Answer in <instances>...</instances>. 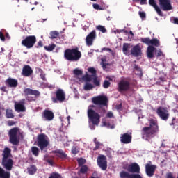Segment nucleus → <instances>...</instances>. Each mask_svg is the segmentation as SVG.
Instances as JSON below:
<instances>
[{"label":"nucleus","instance_id":"obj_1","mask_svg":"<svg viewBox=\"0 0 178 178\" xmlns=\"http://www.w3.org/2000/svg\"><path fill=\"white\" fill-rule=\"evenodd\" d=\"M1 165L6 170L0 166V178H10V170L13 169V160L12 159H2Z\"/></svg>","mask_w":178,"mask_h":178},{"label":"nucleus","instance_id":"obj_2","mask_svg":"<svg viewBox=\"0 0 178 178\" xmlns=\"http://www.w3.org/2000/svg\"><path fill=\"white\" fill-rule=\"evenodd\" d=\"M64 58L68 62H79L81 59V51L79 47L67 49L64 51Z\"/></svg>","mask_w":178,"mask_h":178},{"label":"nucleus","instance_id":"obj_3","mask_svg":"<svg viewBox=\"0 0 178 178\" xmlns=\"http://www.w3.org/2000/svg\"><path fill=\"white\" fill-rule=\"evenodd\" d=\"M87 113L89 127L91 130H95V126H98L101 122V115L92 108H88Z\"/></svg>","mask_w":178,"mask_h":178},{"label":"nucleus","instance_id":"obj_4","mask_svg":"<svg viewBox=\"0 0 178 178\" xmlns=\"http://www.w3.org/2000/svg\"><path fill=\"white\" fill-rule=\"evenodd\" d=\"M149 126L145 127L142 129V133L144 134H156L159 133V126H158V121L154 119L149 120Z\"/></svg>","mask_w":178,"mask_h":178},{"label":"nucleus","instance_id":"obj_5","mask_svg":"<svg viewBox=\"0 0 178 178\" xmlns=\"http://www.w3.org/2000/svg\"><path fill=\"white\" fill-rule=\"evenodd\" d=\"M37 42V38L35 35H29L26 36L24 40H22V45L26 47L27 49H31Z\"/></svg>","mask_w":178,"mask_h":178},{"label":"nucleus","instance_id":"obj_6","mask_svg":"<svg viewBox=\"0 0 178 178\" xmlns=\"http://www.w3.org/2000/svg\"><path fill=\"white\" fill-rule=\"evenodd\" d=\"M48 145H49L48 136L44 134H39L38 136V147L40 148V151H44V149H45Z\"/></svg>","mask_w":178,"mask_h":178},{"label":"nucleus","instance_id":"obj_7","mask_svg":"<svg viewBox=\"0 0 178 178\" xmlns=\"http://www.w3.org/2000/svg\"><path fill=\"white\" fill-rule=\"evenodd\" d=\"M92 102L95 105L101 106H108V97L104 95H99L92 98Z\"/></svg>","mask_w":178,"mask_h":178},{"label":"nucleus","instance_id":"obj_8","mask_svg":"<svg viewBox=\"0 0 178 178\" xmlns=\"http://www.w3.org/2000/svg\"><path fill=\"white\" fill-rule=\"evenodd\" d=\"M123 169L127 170L125 172L129 173V175H138L140 170V165L137 163H132L131 164L125 165L123 167Z\"/></svg>","mask_w":178,"mask_h":178},{"label":"nucleus","instance_id":"obj_9","mask_svg":"<svg viewBox=\"0 0 178 178\" xmlns=\"http://www.w3.org/2000/svg\"><path fill=\"white\" fill-rule=\"evenodd\" d=\"M140 42L145 44L146 45H150L152 47H161V42L156 38H142L140 39Z\"/></svg>","mask_w":178,"mask_h":178},{"label":"nucleus","instance_id":"obj_10","mask_svg":"<svg viewBox=\"0 0 178 178\" xmlns=\"http://www.w3.org/2000/svg\"><path fill=\"white\" fill-rule=\"evenodd\" d=\"M156 113L161 120H165V122H166V120L169 119V116H170L169 111H168V108L166 107L159 106L156 110Z\"/></svg>","mask_w":178,"mask_h":178},{"label":"nucleus","instance_id":"obj_11","mask_svg":"<svg viewBox=\"0 0 178 178\" xmlns=\"http://www.w3.org/2000/svg\"><path fill=\"white\" fill-rule=\"evenodd\" d=\"M51 99L54 104L58 103V101H59V102H63V101L66 99V95L63 90L58 89L56 91V97H52Z\"/></svg>","mask_w":178,"mask_h":178},{"label":"nucleus","instance_id":"obj_12","mask_svg":"<svg viewBox=\"0 0 178 178\" xmlns=\"http://www.w3.org/2000/svg\"><path fill=\"white\" fill-rule=\"evenodd\" d=\"M97 162L102 170H106V169H108V161H106V156L105 155L101 154L98 156Z\"/></svg>","mask_w":178,"mask_h":178},{"label":"nucleus","instance_id":"obj_13","mask_svg":"<svg viewBox=\"0 0 178 178\" xmlns=\"http://www.w3.org/2000/svg\"><path fill=\"white\" fill-rule=\"evenodd\" d=\"M159 5L164 12H168V10H172L173 9L170 0H159Z\"/></svg>","mask_w":178,"mask_h":178},{"label":"nucleus","instance_id":"obj_14","mask_svg":"<svg viewBox=\"0 0 178 178\" xmlns=\"http://www.w3.org/2000/svg\"><path fill=\"white\" fill-rule=\"evenodd\" d=\"M152 162L149 161L145 165V173L148 177H152L155 175V170H156V165L151 164Z\"/></svg>","mask_w":178,"mask_h":178},{"label":"nucleus","instance_id":"obj_15","mask_svg":"<svg viewBox=\"0 0 178 178\" xmlns=\"http://www.w3.org/2000/svg\"><path fill=\"white\" fill-rule=\"evenodd\" d=\"M97 38V32L93 30L86 38V42L88 47H91L94 44V41Z\"/></svg>","mask_w":178,"mask_h":178},{"label":"nucleus","instance_id":"obj_16","mask_svg":"<svg viewBox=\"0 0 178 178\" xmlns=\"http://www.w3.org/2000/svg\"><path fill=\"white\" fill-rule=\"evenodd\" d=\"M119 92L129 91L130 90V82L128 81H120L118 83Z\"/></svg>","mask_w":178,"mask_h":178},{"label":"nucleus","instance_id":"obj_17","mask_svg":"<svg viewBox=\"0 0 178 178\" xmlns=\"http://www.w3.org/2000/svg\"><path fill=\"white\" fill-rule=\"evenodd\" d=\"M51 154H54L57 159H61L62 161H65V159H67V154H66L65 151H63V149L52 150Z\"/></svg>","mask_w":178,"mask_h":178},{"label":"nucleus","instance_id":"obj_18","mask_svg":"<svg viewBox=\"0 0 178 178\" xmlns=\"http://www.w3.org/2000/svg\"><path fill=\"white\" fill-rule=\"evenodd\" d=\"M24 94L25 97H29V95H33L35 98H38L41 95V92L37 90H33L30 88H26L24 90Z\"/></svg>","mask_w":178,"mask_h":178},{"label":"nucleus","instance_id":"obj_19","mask_svg":"<svg viewBox=\"0 0 178 178\" xmlns=\"http://www.w3.org/2000/svg\"><path fill=\"white\" fill-rule=\"evenodd\" d=\"M26 104V99H22L18 103H15V109L16 112H26V106H24Z\"/></svg>","mask_w":178,"mask_h":178},{"label":"nucleus","instance_id":"obj_20","mask_svg":"<svg viewBox=\"0 0 178 178\" xmlns=\"http://www.w3.org/2000/svg\"><path fill=\"white\" fill-rule=\"evenodd\" d=\"M5 84L9 88H16L19 83L17 82V79L10 77L5 81Z\"/></svg>","mask_w":178,"mask_h":178},{"label":"nucleus","instance_id":"obj_21","mask_svg":"<svg viewBox=\"0 0 178 178\" xmlns=\"http://www.w3.org/2000/svg\"><path fill=\"white\" fill-rule=\"evenodd\" d=\"M120 178H143L140 174H130L125 170H122L120 172Z\"/></svg>","mask_w":178,"mask_h":178},{"label":"nucleus","instance_id":"obj_22","mask_svg":"<svg viewBox=\"0 0 178 178\" xmlns=\"http://www.w3.org/2000/svg\"><path fill=\"white\" fill-rule=\"evenodd\" d=\"M141 47H140V44H138L133 47V48L131 50V54L133 56H135V58H137L138 56H141Z\"/></svg>","mask_w":178,"mask_h":178},{"label":"nucleus","instance_id":"obj_23","mask_svg":"<svg viewBox=\"0 0 178 178\" xmlns=\"http://www.w3.org/2000/svg\"><path fill=\"white\" fill-rule=\"evenodd\" d=\"M22 74L24 77H30L33 74V69L29 65H24L22 68Z\"/></svg>","mask_w":178,"mask_h":178},{"label":"nucleus","instance_id":"obj_24","mask_svg":"<svg viewBox=\"0 0 178 178\" xmlns=\"http://www.w3.org/2000/svg\"><path fill=\"white\" fill-rule=\"evenodd\" d=\"M149 5H150V6L154 7L159 16L163 17V13H162V10L158 6V4H156V1L155 0H149Z\"/></svg>","mask_w":178,"mask_h":178},{"label":"nucleus","instance_id":"obj_25","mask_svg":"<svg viewBox=\"0 0 178 178\" xmlns=\"http://www.w3.org/2000/svg\"><path fill=\"white\" fill-rule=\"evenodd\" d=\"M43 118H44L45 120H48V122H51V120H54V118L55 115H54V112L49 110H44L42 113Z\"/></svg>","mask_w":178,"mask_h":178},{"label":"nucleus","instance_id":"obj_26","mask_svg":"<svg viewBox=\"0 0 178 178\" xmlns=\"http://www.w3.org/2000/svg\"><path fill=\"white\" fill-rule=\"evenodd\" d=\"M9 141L13 145H18L20 143V138L16 134H10Z\"/></svg>","mask_w":178,"mask_h":178},{"label":"nucleus","instance_id":"obj_27","mask_svg":"<svg viewBox=\"0 0 178 178\" xmlns=\"http://www.w3.org/2000/svg\"><path fill=\"white\" fill-rule=\"evenodd\" d=\"M132 136L130 134H122L120 137V142L122 144H130L131 143Z\"/></svg>","mask_w":178,"mask_h":178},{"label":"nucleus","instance_id":"obj_28","mask_svg":"<svg viewBox=\"0 0 178 178\" xmlns=\"http://www.w3.org/2000/svg\"><path fill=\"white\" fill-rule=\"evenodd\" d=\"M156 48H155V47L149 45L147 49V58H149V59H152V58L154 57V52H156Z\"/></svg>","mask_w":178,"mask_h":178},{"label":"nucleus","instance_id":"obj_29","mask_svg":"<svg viewBox=\"0 0 178 178\" xmlns=\"http://www.w3.org/2000/svg\"><path fill=\"white\" fill-rule=\"evenodd\" d=\"M10 152L11 150L10 149H9V147H6L2 154V159H9V156H10Z\"/></svg>","mask_w":178,"mask_h":178},{"label":"nucleus","instance_id":"obj_30","mask_svg":"<svg viewBox=\"0 0 178 178\" xmlns=\"http://www.w3.org/2000/svg\"><path fill=\"white\" fill-rule=\"evenodd\" d=\"M135 72V74H136L137 76H143V70L141 69V67H138V65H134V69Z\"/></svg>","mask_w":178,"mask_h":178},{"label":"nucleus","instance_id":"obj_31","mask_svg":"<svg viewBox=\"0 0 178 178\" xmlns=\"http://www.w3.org/2000/svg\"><path fill=\"white\" fill-rule=\"evenodd\" d=\"M37 172V167L34 165H31L29 168H28V173L29 175H34Z\"/></svg>","mask_w":178,"mask_h":178},{"label":"nucleus","instance_id":"obj_32","mask_svg":"<svg viewBox=\"0 0 178 178\" xmlns=\"http://www.w3.org/2000/svg\"><path fill=\"white\" fill-rule=\"evenodd\" d=\"M6 116L8 118V119H13V118H15V115H13V111H12V109H6Z\"/></svg>","mask_w":178,"mask_h":178},{"label":"nucleus","instance_id":"obj_33","mask_svg":"<svg viewBox=\"0 0 178 178\" xmlns=\"http://www.w3.org/2000/svg\"><path fill=\"white\" fill-rule=\"evenodd\" d=\"M129 48H130V44L124 43L122 47V51L124 54V55H129Z\"/></svg>","mask_w":178,"mask_h":178},{"label":"nucleus","instance_id":"obj_34","mask_svg":"<svg viewBox=\"0 0 178 178\" xmlns=\"http://www.w3.org/2000/svg\"><path fill=\"white\" fill-rule=\"evenodd\" d=\"M49 34V38H51V40H55V38H58L59 37V32L56 31H51Z\"/></svg>","mask_w":178,"mask_h":178},{"label":"nucleus","instance_id":"obj_35","mask_svg":"<svg viewBox=\"0 0 178 178\" xmlns=\"http://www.w3.org/2000/svg\"><path fill=\"white\" fill-rule=\"evenodd\" d=\"M8 134H21L20 129L18 127H14L9 131Z\"/></svg>","mask_w":178,"mask_h":178},{"label":"nucleus","instance_id":"obj_36","mask_svg":"<svg viewBox=\"0 0 178 178\" xmlns=\"http://www.w3.org/2000/svg\"><path fill=\"white\" fill-rule=\"evenodd\" d=\"M31 152L33 155H34L35 156H38V155L40 154V149H38V147L35 146L31 147Z\"/></svg>","mask_w":178,"mask_h":178},{"label":"nucleus","instance_id":"obj_37","mask_svg":"<svg viewBox=\"0 0 178 178\" xmlns=\"http://www.w3.org/2000/svg\"><path fill=\"white\" fill-rule=\"evenodd\" d=\"M170 126H172L173 129H176V127H178V119L176 118H173L171 123H170Z\"/></svg>","mask_w":178,"mask_h":178},{"label":"nucleus","instance_id":"obj_38","mask_svg":"<svg viewBox=\"0 0 178 178\" xmlns=\"http://www.w3.org/2000/svg\"><path fill=\"white\" fill-rule=\"evenodd\" d=\"M80 173H82V175H86V173H87V172H88V166H87L86 165H81L80 167Z\"/></svg>","mask_w":178,"mask_h":178},{"label":"nucleus","instance_id":"obj_39","mask_svg":"<svg viewBox=\"0 0 178 178\" xmlns=\"http://www.w3.org/2000/svg\"><path fill=\"white\" fill-rule=\"evenodd\" d=\"M56 48V44H49V46H44V49L47 51L48 52H51V51H54Z\"/></svg>","mask_w":178,"mask_h":178},{"label":"nucleus","instance_id":"obj_40","mask_svg":"<svg viewBox=\"0 0 178 178\" xmlns=\"http://www.w3.org/2000/svg\"><path fill=\"white\" fill-rule=\"evenodd\" d=\"M77 162H78V165L79 167L84 166V165H86V163L87 162V160L83 158H79L77 159Z\"/></svg>","mask_w":178,"mask_h":178},{"label":"nucleus","instance_id":"obj_41","mask_svg":"<svg viewBox=\"0 0 178 178\" xmlns=\"http://www.w3.org/2000/svg\"><path fill=\"white\" fill-rule=\"evenodd\" d=\"M44 161H45V162H47V163L50 165V166H54V165H55V163L54 162V160L48 158V156H45Z\"/></svg>","mask_w":178,"mask_h":178},{"label":"nucleus","instance_id":"obj_42","mask_svg":"<svg viewBox=\"0 0 178 178\" xmlns=\"http://www.w3.org/2000/svg\"><path fill=\"white\" fill-rule=\"evenodd\" d=\"M102 124L103 126H105V127H107V129H113L115 127V124H111L106 120L103 121Z\"/></svg>","mask_w":178,"mask_h":178},{"label":"nucleus","instance_id":"obj_43","mask_svg":"<svg viewBox=\"0 0 178 178\" xmlns=\"http://www.w3.org/2000/svg\"><path fill=\"white\" fill-rule=\"evenodd\" d=\"M93 88H94V86H92V84L91 83H86L83 88V89L86 91H90V90H92Z\"/></svg>","mask_w":178,"mask_h":178},{"label":"nucleus","instance_id":"obj_44","mask_svg":"<svg viewBox=\"0 0 178 178\" xmlns=\"http://www.w3.org/2000/svg\"><path fill=\"white\" fill-rule=\"evenodd\" d=\"M94 143L95 144V147L93 149V151H97V149H99V147H101V143L97 140V138H95Z\"/></svg>","mask_w":178,"mask_h":178},{"label":"nucleus","instance_id":"obj_45","mask_svg":"<svg viewBox=\"0 0 178 178\" xmlns=\"http://www.w3.org/2000/svg\"><path fill=\"white\" fill-rule=\"evenodd\" d=\"M49 178H62V176L58 172H52Z\"/></svg>","mask_w":178,"mask_h":178},{"label":"nucleus","instance_id":"obj_46","mask_svg":"<svg viewBox=\"0 0 178 178\" xmlns=\"http://www.w3.org/2000/svg\"><path fill=\"white\" fill-rule=\"evenodd\" d=\"M97 30H99V31H101L102 33H106V28L102 25H99L96 26Z\"/></svg>","mask_w":178,"mask_h":178},{"label":"nucleus","instance_id":"obj_47","mask_svg":"<svg viewBox=\"0 0 178 178\" xmlns=\"http://www.w3.org/2000/svg\"><path fill=\"white\" fill-rule=\"evenodd\" d=\"M73 73L74 74H75V76H81L83 74V71L76 68L74 70Z\"/></svg>","mask_w":178,"mask_h":178},{"label":"nucleus","instance_id":"obj_48","mask_svg":"<svg viewBox=\"0 0 178 178\" xmlns=\"http://www.w3.org/2000/svg\"><path fill=\"white\" fill-rule=\"evenodd\" d=\"M103 87L104 88H109V87H111V82L108 80H105L103 83Z\"/></svg>","mask_w":178,"mask_h":178},{"label":"nucleus","instance_id":"obj_49","mask_svg":"<svg viewBox=\"0 0 178 178\" xmlns=\"http://www.w3.org/2000/svg\"><path fill=\"white\" fill-rule=\"evenodd\" d=\"M79 147H77L76 146L72 147V153L74 155H76V154H79Z\"/></svg>","mask_w":178,"mask_h":178},{"label":"nucleus","instance_id":"obj_50","mask_svg":"<svg viewBox=\"0 0 178 178\" xmlns=\"http://www.w3.org/2000/svg\"><path fill=\"white\" fill-rule=\"evenodd\" d=\"M88 70L89 73L92 74V76H95L97 74V70L94 67H90Z\"/></svg>","mask_w":178,"mask_h":178},{"label":"nucleus","instance_id":"obj_51","mask_svg":"<svg viewBox=\"0 0 178 178\" xmlns=\"http://www.w3.org/2000/svg\"><path fill=\"white\" fill-rule=\"evenodd\" d=\"M142 138H143V140H146V141H149V140H151V135L143 134Z\"/></svg>","mask_w":178,"mask_h":178},{"label":"nucleus","instance_id":"obj_52","mask_svg":"<svg viewBox=\"0 0 178 178\" xmlns=\"http://www.w3.org/2000/svg\"><path fill=\"white\" fill-rule=\"evenodd\" d=\"M39 72H40V78L42 79V80H43L44 81H45L46 78H45V74H44V71H42V70L39 69Z\"/></svg>","mask_w":178,"mask_h":178},{"label":"nucleus","instance_id":"obj_53","mask_svg":"<svg viewBox=\"0 0 178 178\" xmlns=\"http://www.w3.org/2000/svg\"><path fill=\"white\" fill-rule=\"evenodd\" d=\"M83 79L84 80H86V81H89V82L91 81V80H92L91 75H88V74L85 75Z\"/></svg>","mask_w":178,"mask_h":178},{"label":"nucleus","instance_id":"obj_54","mask_svg":"<svg viewBox=\"0 0 178 178\" xmlns=\"http://www.w3.org/2000/svg\"><path fill=\"white\" fill-rule=\"evenodd\" d=\"M93 83L95 84V86H97V87L100 86V82L98 80V79H97V77H95L93 79Z\"/></svg>","mask_w":178,"mask_h":178},{"label":"nucleus","instance_id":"obj_55","mask_svg":"<svg viewBox=\"0 0 178 178\" xmlns=\"http://www.w3.org/2000/svg\"><path fill=\"white\" fill-rule=\"evenodd\" d=\"M155 55L156 56L159 57V56H162L163 54L162 53V51H161V50H156V49Z\"/></svg>","mask_w":178,"mask_h":178},{"label":"nucleus","instance_id":"obj_56","mask_svg":"<svg viewBox=\"0 0 178 178\" xmlns=\"http://www.w3.org/2000/svg\"><path fill=\"white\" fill-rule=\"evenodd\" d=\"M138 13H139V16H140V17H141V19H145L146 15L144 11H142V12L140 11Z\"/></svg>","mask_w":178,"mask_h":178},{"label":"nucleus","instance_id":"obj_57","mask_svg":"<svg viewBox=\"0 0 178 178\" xmlns=\"http://www.w3.org/2000/svg\"><path fill=\"white\" fill-rule=\"evenodd\" d=\"M165 178H175V176L173 175V173L170 172L166 173Z\"/></svg>","mask_w":178,"mask_h":178},{"label":"nucleus","instance_id":"obj_58","mask_svg":"<svg viewBox=\"0 0 178 178\" xmlns=\"http://www.w3.org/2000/svg\"><path fill=\"white\" fill-rule=\"evenodd\" d=\"M7 124L8 126H15V124H16V122L13 120H8L7 122Z\"/></svg>","mask_w":178,"mask_h":178},{"label":"nucleus","instance_id":"obj_59","mask_svg":"<svg viewBox=\"0 0 178 178\" xmlns=\"http://www.w3.org/2000/svg\"><path fill=\"white\" fill-rule=\"evenodd\" d=\"M94 9H96V10H102V8L99 7V6L97 3L93 4Z\"/></svg>","mask_w":178,"mask_h":178},{"label":"nucleus","instance_id":"obj_60","mask_svg":"<svg viewBox=\"0 0 178 178\" xmlns=\"http://www.w3.org/2000/svg\"><path fill=\"white\" fill-rule=\"evenodd\" d=\"M42 47H44V44H42V41L40 40L38 42V45L35 46V48H42Z\"/></svg>","mask_w":178,"mask_h":178},{"label":"nucleus","instance_id":"obj_61","mask_svg":"<svg viewBox=\"0 0 178 178\" xmlns=\"http://www.w3.org/2000/svg\"><path fill=\"white\" fill-rule=\"evenodd\" d=\"M0 39L1 41H5V35H3V33L2 31H0Z\"/></svg>","mask_w":178,"mask_h":178},{"label":"nucleus","instance_id":"obj_62","mask_svg":"<svg viewBox=\"0 0 178 178\" xmlns=\"http://www.w3.org/2000/svg\"><path fill=\"white\" fill-rule=\"evenodd\" d=\"M106 118H113V113H112V111H109L107 113Z\"/></svg>","mask_w":178,"mask_h":178},{"label":"nucleus","instance_id":"obj_63","mask_svg":"<svg viewBox=\"0 0 178 178\" xmlns=\"http://www.w3.org/2000/svg\"><path fill=\"white\" fill-rule=\"evenodd\" d=\"M102 51H109V52H112V49H111L110 48H108V47H104Z\"/></svg>","mask_w":178,"mask_h":178},{"label":"nucleus","instance_id":"obj_64","mask_svg":"<svg viewBox=\"0 0 178 178\" xmlns=\"http://www.w3.org/2000/svg\"><path fill=\"white\" fill-rule=\"evenodd\" d=\"M1 91H3V92H6V86H2L1 88Z\"/></svg>","mask_w":178,"mask_h":178}]
</instances>
